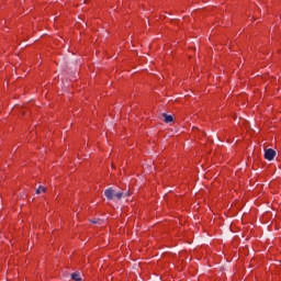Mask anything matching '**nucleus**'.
Returning <instances> with one entry per match:
<instances>
[{"label":"nucleus","mask_w":281,"mask_h":281,"mask_svg":"<svg viewBox=\"0 0 281 281\" xmlns=\"http://www.w3.org/2000/svg\"><path fill=\"white\" fill-rule=\"evenodd\" d=\"M104 194L106 196V199H109L110 201L113 199H122V192H117L115 193V191L113 189H108L104 191Z\"/></svg>","instance_id":"1"},{"label":"nucleus","mask_w":281,"mask_h":281,"mask_svg":"<svg viewBox=\"0 0 281 281\" xmlns=\"http://www.w3.org/2000/svg\"><path fill=\"white\" fill-rule=\"evenodd\" d=\"M274 158H276V150L267 149L265 151V159H267L268 161H273Z\"/></svg>","instance_id":"2"},{"label":"nucleus","mask_w":281,"mask_h":281,"mask_svg":"<svg viewBox=\"0 0 281 281\" xmlns=\"http://www.w3.org/2000/svg\"><path fill=\"white\" fill-rule=\"evenodd\" d=\"M71 279L75 280V281H80V280H82V277L80 276V273L74 272L71 274Z\"/></svg>","instance_id":"3"},{"label":"nucleus","mask_w":281,"mask_h":281,"mask_svg":"<svg viewBox=\"0 0 281 281\" xmlns=\"http://www.w3.org/2000/svg\"><path fill=\"white\" fill-rule=\"evenodd\" d=\"M165 117V122L168 124L170 122H172V115H168V114H164Z\"/></svg>","instance_id":"4"},{"label":"nucleus","mask_w":281,"mask_h":281,"mask_svg":"<svg viewBox=\"0 0 281 281\" xmlns=\"http://www.w3.org/2000/svg\"><path fill=\"white\" fill-rule=\"evenodd\" d=\"M42 192H46L45 187H38V189H36V194H41Z\"/></svg>","instance_id":"5"}]
</instances>
